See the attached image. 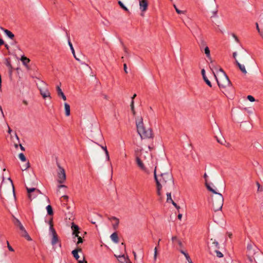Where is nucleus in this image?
<instances>
[{"instance_id":"62","label":"nucleus","mask_w":263,"mask_h":263,"mask_svg":"<svg viewBox=\"0 0 263 263\" xmlns=\"http://www.w3.org/2000/svg\"><path fill=\"white\" fill-rule=\"evenodd\" d=\"M133 253L134 254L135 258H136V253L134 252Z\"/></svg>"},{"instance_id":"45","label":"nucleus","mask_w":263,"mask_h":263,"mask_svg":"<svg viewBox=\"0 0 263 263\" xmlns=\"http://www.w3.org/2000/svg\"><path fill=\"white\" fill-rule=\"evenodd\" d=\"M171 203H172L173 204V205L177 209H180V206H178L174 201V200L172 201Z\"/></svg>"},{"instance_id":"32","label":"nucleus","mask_w":263,"mask_h":263,"mask_svg":"<svg viewBox=\"0 0 263 263\" xmlns=\"http://www.w3.org/2000/svg\"><path fill=\"white\" fill-rule=\"evenodd\" d=\"M256 185L257 186V192H261L263 191V187L260 185L258 182H256Z\"/></svg>"},{"instance_id":"20","label":"nucleus","mask_w":263,"mask_h":263,"mask_svg":"<svg viewBox=\"0 0 263 263\" xmlns=\"http://www.w3.org/2000/svg\"><path fill=\"white\" fill-rule=\"evenodd\" d=\"M110 238L111 239V240L115 243H117L119 242V238H118V234L116 232H114L113 233L111 236H110Z\"/></svg>"},{"instance_id":"48","label":"nucleus","mask_w":263,"mask_h":263,"mask_svg":"<svg viewBox=\"0 0 263 263\" xmlns=\"http://www.w3.org/2000/svg\"><path fill=\"white\" fill-rule=\"evenodd\" d=\"M123 49H124V51L125 53L127 55H128V54H128V49H127V48L126 47H124Z\"/></svg>"},{"instance_id":"31","label":"nucleus","mask_w":263,"mask_h":263,"mask_svg":"<svg viewBox=\"0 0 263 263\" xmlns=\"http://www.w3.org/2000/svg\"><path fill=\"white\" fill-rule=\"evenodd\" d=\"M118 4L120 5V7H121L123 10H125V11H128V9L127 8V7H126L124 5V4L121 2V1H119L118 2Z\"/></svg>"},{"instance_id":"61","label":"nucleus","mask_w":263,"mask_h":263,"mask_svg":"<svg viewBox=\"0 0 263 263\" xmlns=\"http://www.w3.org/2000/svg\"><path fill=\"white\" fill-rule=\"evenodd\" d=\"M5 47H6V48L8 49L9 46H8V45L7 44H5Z\"/></svg>"},{"instance_id":"53","label":"nucleus","mask_w":263,"mask_h":263,"mask_svg":"<svg viewBox=\"0 0 263 263\" xmlns=\"http://www.w3.org/2000/svg\"><path fill=\"white\" fill-rule=\"evenodd\" d=\"M182 214H178V218L179 219V220H181V218H182Z\"/></svg>"},{"instance_id":"49","label":"nucleus","mask_w":263,"mask_h":263,"mask_svg":"<svg viewBox=\"0 0 263 263\" xmlns=\"http://www.w3.org/2000/svg\"><path fill=\"white\" fill-rule=\"evenodd\" d=\"M233 36L234 37V38L235 39V40L237 42H239V40L238 39V37L234 34H233Z\"/></svg>"},{"instance_id":"21","label":"nucleus","mask_w":263,"mask_h":263,"mask_svg":"<svg viewBox=\"0 0 263 263\" xmlns=\"http://www.w3.org/2000/svg\"><path fill=\"white\" fill-rule=\"evenodd\" d=\"M202 49H203L204 52L206 57L209 60H211V54H210V50L208 46H205V47L202 48Z\"/></svg>"},{"instance_id":"3","label":"nucleus","mask_w":263,"mask_h":263,"mask_svg":"<svg viewBox=\"0 0 263 263\" xmlns=\"http://www.w3.org/2000/svg\"><path fill=\"white\" fill-rule=\"evenodd\" d=\"M13 195L15 197L14 187L10 178H4L3 175L0 177V199L5 204V197L8 198Z\"/></svg>"},{"instance_id":"57","label":"nucleus","mask_w":263,"mask_h":263,"mask_svg":"<svg viewBox=\"0 0 263 263\" xmlns=\"http://www.w3.org/2000/svg\"><path fill=\"white\" fill-rule=\"evenodd\" d=\"M136 97V94H134V95H133V96L132 97V100H133V101H134V99Z\"/></svg>"},{"instance_id":"60","label":"nucleus","mask_w":263,"mask_h":263,"mask_svg":"<svg viewBox=\"0 0 263 263\" xmlns=\"http://www.w3.org/2000/svg\"><path fill=\"white\" fill-rule=\"evenodd\" d=\"M160 240H161V239H159V240H158V242H157V246H158L159 245V243H160Z\"/></svg>"},{"instance_id":"25","label":"nucleus","mask_w":263,"mask_h":263,"mask_svg":"<svg viewBox=\"0 0 263 263\" xmlns=\"http://www.w3.org/2000/svg\"><path fill=\"white\" fill-rule=\"evenodd\" d=\"M180 252L185 256L186 260L188 261L189 262H190V263L192 262L191 259L187 253H185L184 251H183L182 250H180Z\"/></svg>"},{"instance_id":"58","label":"nucleus","mask_w":263,"mask_h":263,"mask_svg":"<svg viewBox=\"0 0 263 263\" xmlns=\"http://www.w3.org/2000/svg\"><path fill=\"white\" fill-rule=\"evenodd\" d=\"M233 57L234 58H235V57L236 56V52H234L233 54Z\"/></svg>"},{"instance_id":"39","label":"nucleus","mask_w":263,"mask_h":263,"mask_svg":"<svg viewBox=\"0 0 263 263\" xmlns=\"http://www.w3.org/2000/svg\"><path fill=\"white\" fill-rule=\"evenodd\" d=\"M30 166L29 165V162L28 161L26 164L23 166V167L22 168V171H24L27 170L28 168H29Z\"/></svg>"},{"instance_id":"43","label":"nucleus","mask_w":263,"mask_h":263,"mask_svg":"<svg viewBox=\"0 0 263 263\" xmlns=\"http://www.w3.org/2000/svg\"><path fill=\"white\" fill-rule=\"evenodd\" d=\"M247 98L251 102H254L255 101V99L252 96L249 95L248 96Z\"/></svg>"},{"instance_id":"8","label":"nucleus","mask_w":263,"mask_h":263,"mask_svg":"<svg viewBox=\"0 0 263 263\" xmlns=\"http://www.w3.org/2000/svg\"><path fill=\"white\" fill-rule=\"evenodd\" d=\"M40 90V93L44 99L46 98H51L50 93L47 88V84L43 81H40L37 84Z\"/></svg>"},{"instance_id":"40","label":"nucleus","mask_w":263,"mask_h":263,"mask_svg":"<svg viewBox=\"0 0 263 263\" xmlns=\"http://www.w3.org/2000/svg\"><path fill=\"white\" fill-rule=\"evenodd\" d=\"M216 256L219 258H221L223 257L222 253L219 251H216Z\"/></svg>"},{"instance_id":"11","label":"nucleus","mask_w":263,"mask_h":263,"mask_svg":"<svg viewBox=\"0 0 263 263\" xmlns=\"http://www.w3.org/2000/svg\"><path fill=\"white\" fill-rule=\"evenodd\" d=\"M82 250L80 248H78L77 249L73 250L72 251V254L75 259L77 260L78 263H87V261L85 259V257L83 256L81 258L80 256L78 254L79 252H81Z\"/></svg>"},{"instance_id":"27","label":"nucleus","mask_w":263,"mask_h":263,"mask_svg":"<svg viewBox=\"0 0 263 263\" xmlns=\"http://www.w3.org/2000/svg\"><path fill=\"white\" fill-rule=\"evenodd\" d=\"M47 211L49 215H52L53 214L52 206L50 205H48L46 207Z\"/></svg>"},{"instance_id":"33","label":"nucleus","mask_w":263,"mask_h":263,"mask_svg":"<svg viewBox=\"0 0 263 263\" xmlns=\"http://www.w3.org/2000/svg\"><path fill=\"white\" fill-rule=\"evenodd\" d=\"M18 157L22 161H26V158L25 155L23 153H20L18 155Z\"/></svg>"},{"instance_id":"13","label":"nucleus","mask_w":263,"mask_h":263,"mask_svg":"<svg viewBox=\"0 0 263 263\" xmlns=\"http://www.w3.org/2000/svg\"><path fill=\"white\" fill-rule=\"evenodd\" d=\"M27 192L28 194V198L32 200L34 199L39 194H41V191L35 188H28L27 187Z\"/></svg>"},{"instance_id":"22","label":"nucleus","mask_w":263,"mask_h":263,"mask_svg":"<svg viewBox=\"0 0 263 263\" xmlns=\"http://www.w3.org/2000/svg\"><path fill=\"white\" fill-rule=\"evenodd\" d=\"M64 107L65 110V115L66 116H69L70 114V105L68 103H65L64 104Z\"/></svg>"},{"instance_id":"51","label":"nucleus","mask_w":263,"mask_h":263,"mask_svg":"<svg viewBox=\"0 0 263 263\" xmlns=\"http://www.w3.org/2000/svg\"><path fill=\"white\" fill-rule=\"evenodd\" d=\"M207 177H208V175H206V173H205V174H204V178H205V183H206L207 184H208V183H207V180H206V178H207Z\"/></svg>"},{"instance_id":"10","label":"nucleus","mask_w":263,"mask_h":263,"mask_svg":"<svg viewBox=\"0 0 263 263\" xmlns=\"http://www.w3.org/2000/svg\"><path fill=\"white\" fill-rule=\"evenodd\" d=\"M71 229L73 231L72 235H73V241L76 242V240L77 239L78 240V241H77V245H78L79 244H80L81 243H82L83 241V240L81 236H79V234L80 233L79 227L73 223L71 226Z\"/></svg>"},{"instance_id":"54","label":"nucleus","mask_w":263,"mask_h":263,"mask_svg":"<svg viewBox=\"0 0 263 263\" xmlns=\"http://www.w3.org/2000/svg\"><path fill=\"white\" fill-rule=\"evenodd\" d=\"M20 146L21 150L25 151V148L21 144L20 145Z\"/></svg>"},{"instance_id":"9","label":"nucleus","mask_w":263,"mask_h":263,"mask_svg":"<svg viewBox=\"0 0 263 263\" xmlns=\"http://www.w3.org/2000/svg\"><path fill=\"white\" fill-rule=\"evenodd\" d=\"M14 224L17 228H19L20 230L21 235L25 238H26L28 240H31V239L27 231H26L25 228L21 222V221L15 217H14V219L13 220Z\"/></svg>"},{"instance_id":"37","label":"nucleus","mask_w":263,"mask_h":263,"mask_svg":"<svg viewBox=\"0 0 263 263\" xmlns=\"http://www.w3.org/2000/svg\"><path fill=\"white\" fill-rule=\"evenodd\" d=\"M157 247H156L154 249V261H156L157 258Z\"/></svg>"},{"instance_id":"14","label":"nucleus","mask_w":263,"mask_h":263,"mask_svg":"<svg viewBox=\"0 0 263 263\" xmlns=\"http://www.w3.org/2000/svg\"><path fill=\"white\" fill-rule=\"evenodd\" d=\"M59 172L58 174V182L60 183L64 182L66 180V174L64 169L60 166H59Z\"/></svg>"},{"instance_id":"12","label":"nucleus","mask_w":263,"mask_h":263,"mask_svg":"<svg viewBox=\"0 0 263 263\" xmlns=\"http://www.w3.org/2000/svg\"><path fill=\"white\" fill-rule=\"evenodd\" d=\"M171 241L173 248L177 249H182L183 247V243L180 239L177 236H173L171 238Z\"/></svg>"},{"instance_id":"18","label":"nucleus","mask_w":263,"mask_h":263,"mask_svg":"<svg viewBox=\"0 0 263 263\" xmlns=\"http://www.w3.org/2000/svg\"><path fill=\"white\" fill-rule=\"evenodd\" d=\"M57 93H58V95L59 96V97H61L65 101L66 100V96H65L64 93H63V92L62 91L61 88H60V86H57Z\"/></svg>"},{"instance_id":"28","label":"nucleus","mask_w":263,"mask_h":263,"mask_svg":"<svg viewBox=\"0 0 263 263\" xmlns=\"http://www.w3.org/2000/svg\"><path fill=\"white\" fill-rule=\"evenodd\" d=\"M205 46H207L205 42L204 41V40L201 39L199 43V47L201 50H202V48Z\"/></svg>"},{"instance_id":"41","label":"nucleus","mask_w":263,"mask_h":263,"mask_svg":"<svg viewBox=\"0 0 263 263\" xmlns=\"http://www.w3.org/2000/svg\"><path fill=\"white\" fill-rule=\"evenodd\" d=\"M211 241H213L212 243L216 248H219V244L217 241H216L215 240H213V239H211Z\"/></svg>"},{"instance_id":"38","label":"nucleus","mask_w":263,"mask_h":263,"mask_svg":"<svg viewBox=\"0 0 263 263\" xmlns=\"http://www.w3.org/2000/svg\"><path fill=\"white\" fill-rule=\"evenodd\" d=\"M174 8L175 9V10L176 11V12L178 13V14H182L183 13V11H181V10H179L177 7H176V6L175 5H174Z\"/></svg>"},{"instance_id":"36","label":"nucleus","mask_w":263,"mask_h":263,"mask_svg":"<svg viewBox=\"0 0 263 263\" xmlns=\"http://www.w3.org/2000/svg\"><path fill=\"white\" fill-rule=\"evenodd\" d=\"M68 44H69V46L70 47V49H71V50L72 51V52L74 57H75V53H74V50L73 47L72 46V43L70 42V41H68ZM75 58L76 59V60H78L77 58Z\"/></svg>"},{"instance_id":"4","label":"nucleus","mask_w":263,"mask_h":263,"mask_svg":"<svg viewBox=\"0 0 263 263\" xmlns=\"http://www.w3.org/2000/svg\"><path fill=\"white\" fill-rule=\"evenodd\" d=\"M139 152V149H137L136 151V162L138 166V167L144 172L149 174L150 171L148 169H147L146 167H145L143 163L142 162V161H144L146 163H147L149 166H151L152 168L153 167H155V166L156 165V164L154 163L153 158L152 157V155L148 153L145 152L144 154V153H142L139 156L138 155V152Z\"/></svg>"},{"instance_id":"55","label":"nucleus","mask_w":263,"mask_h":263,"mask_svg":"<svg viewBox=\"0 0 263 263\" xmlns=\"http://www.w3.org/2000/svg\"><path fill=\"white\" fill-rule=\"evenodd\" d=\"M63 198H64L65 199H66L67 200L68 199V196H66V195H64L62 197Z\"/></svg>"},{"instance_id":"15","label":"nucleus","mask_w":263,"mask_h":263,"mask_svg":"<svg viewBox=\"0 0 263 263\" xmlns=\"http://www.w3.org/2000/svg\"><path fill=\"white\" fill-rule=\"evenodd\" d=\"M140 9L144 12L147 9L148 2L147 0H139Z\"/></svg>"},{"instance_id":"44","label":"nucleus","mask_w":263,"mask_h":263,"mask_svg":"<svg viewBox=\"0 0 263 263\" xmlns=\"http://www.w3.org/2000/svg\"><path fill=\"white\" fill-rule=\"evenodd\" d=\"M201 74H202L203 80H204V78H207V77L205 76V71L204 69H202L201 70Z\"/></svg>"},{"instance_id":"6","label":"nucleus","mask_w":263,"mask_h":263,"mask_svg":"<svg viewBox=\"0 0 263 263\" xmlns=\"http://www.w3.org/2000/svg\"><path fill=\"white\" fill-rule=\"evenodd\" d=\"M136 125L137 132L142 139H149L153 137L152 129L144 126L143 118L141 116H138L136 118Z\"/></svg>"},{"instance_id":"63","label":"nucleus","mask_w":263,"mask_h":263,"mask_svg":"<svg viewBox=\"0 0 263 263\" xmlns=\"http://www.w3.org/2000/svg\"><path fill=\"white\" fill-rule=\"evenodd\" d=\"M119 257L120 258H124V255L120 256Z\"/></svg>"},{"instance_id":"17","label":"nucleus","mask_w":263,"mask_h":263,"mask_svg":"<svg viewBox=\"0 0 263 263\" xmlns=\"http://www.w3.org/2000/svg\"><path fill=\"white\" fill-rule=\"evenodd\" d=\"M109 220L114 221L112 223V227L114 229L116 230L119 226V219L116 217H111L109 218Z\"/></svg>"},{"instance_id":"19","label":"nucleus","mask_w":263,"mask_h":263,"mask_svg":"<svg viewBox=\"0 0 263 263\" xmlns=\"http://www.w3.org/2000/svg\"><path fill=\"white\" fill-rule=\"evenodd\" d=\"M2 29L3 30V31L4 32V33H5V34L8 37H9L10 39L13 40L14 37V34L11 32L10 30H8L7 29H4L3 28H2Z\"/></svg>"},{"instance_id":"5","label":"nucleus","mask_w":263,"mask_h":263,"mask_svg":"<svg viewBox=\"0 0 263 263\" xmlns=\"http://www.w3.org/2000/svg\"><path fill=\"white\" fill-rule=\"evenodd\" d=\"M139 152V149H137L136 151V162L138 166V167L144 172L149 174L150 171L148 169H147L146 167H145L143 163L142 162V161H144L146 163H147L149 166H151L152 168L153 167H155V166L156 165V164L154 163L153 158L152 157V155L148 153L145 152L144 154V153H142L139 156L138 155V152Z\"/></svg>"},{"instance_id":"1","label":"nucleus","mask_w":263,"mask_h":263,"mask_svg":"<svg viewBox=\"0 0 263 263\" xmlns=\"http://www.w3.org/2000/svg\"><path fill=\"white\" fill-rule=\"evenodd\" d=\"M157 166H155L154 174L156 183L157 194L160 198L162 197V189H168L174 185L172 175L170 173H162L160 175L156 174Z\"/></svg>"},{"instance_id":"50","label":"nucleus","mask_w":263,"mask_h":263,"mask_svg":"<svg viewBox=\"0 0 263 263\" xmlns=\"http://www.w3.org/2000/svg\"><path fill=\"white\" fill-rule=\"evenodd\" d=\"M4 44V41L3 40V39L0 38V46H2Z\"/></svg>"},{"instance_id":"29","label":"nucleus","mask_w":263,"mask_h":263,"mask_svg":"<svg viewBox=\"0 0 263 263\" xmlns=\"http://www.w3.org/2000/svg\"><path fill=\"white\" fill-rule=\"evenodd\" d=\"M49 231L50 232L52 231V230H55L53 228V220L52 218H51L50 220L49 221Z\"/></svg>"},{"instance_id":"64","label":"nucleus","mask_w":263,"mask_h":263,"mask_svg":"<svg viewBox=\"0 0 263 263\" xmlns=\"http://www.w3.org/2000/svg\"><path fill=\"white\" fill-rule=\"evenodd\" d=\"M8 132H9V133H10V132H11V129H10V128H9Z\"/></svg>"},{"instance_id":"52","label":"nucleus","mask_w":263,"mask_h":263,"mask_svg":"<svg viewBox=\"0 0 263 263\" xmlns=\"http://www.w3.org/2000/svg\"><path fill=\"white\" fill-rule=\"evenodd\" d=\"M217 141L218 143H220L221 144H223V140H220L219 139H217Z\"/></svg>"},{"instance_id":"42","label":"nucleus","mask_w":263,"mask_h":263,"mask_svg":"<svg viewBox=\"0 0 263 263\" xmlns=\"http://www.w3.org/2000/svg\"><path fill=\"white\" fill-rule=\"evenodd\" d=\"M204 81L209 86H210V87H212L211 83L208 78H204Z\"/></svg>"},{"instance_id":"35","label":"nucleus","mask_w":263,"mask_h":263,"mask_svg":"<svg viewBox=\"0 0 263 263\" xmlns=\"http://www.w3.org/2000/svg\"><path fill=\"white\" fill-rule=\"evenodd\" d=\"M255 25H256V29L257 30L258 32L260 34V35L261 36H263V32L260 31V28L259 27V25H258V23H255Z\"/></svg>"},{"instance_id":"26","label":"nucleus","mask_w":263,"mask_h":263,"mask_svg":"<svg viewBox=\"0 0 263 263\" xmlns=\"http://www.w3.org/2000/svg\"><path fill=\"white\" fill-rule=\"evenodd\" d=\"M101 147L104 150V151L105 152V154L107 160L108 161H109V159H110V158H109V153H108V152L107 151L106 146H101Z\"/></svg>"},{"instance_id":"24","label":"nucleus","mask_w":263,"mask_h":263,"mask_svg":"<svg viewBox=\"0 0 263 263\" xmlns=\"http://www.w3.org/2000/svg\"><path fill=\"white\" fill-rule=\"evenodd\" d=\"M21 61L25 65H27L30 62V60L25 56L22 57Z\"/></svg>"},{"instance_id":"59","label":"nucleus","mask_w":263,"mask_h":263,"mask_svg":"<svg viewBox=\"0 0 263 263\" xmlns=\"http://www.w3.org/2000/svg\"><path fill=\"white\" fill-rule=\"evenodd\" d=\"M104 98L105 99H108V97H107V96H106V95H104Z\"/></svg>"},{"instance_id":"47","label":"nucleus","mask_w":263,"mask_h":263,"mask_svg":"<svg viewBox=\"0 0 263 263\" xmlns=\"http://www.w3.org/2000/svg\"><path fill=\"white\" fill-rule=\"evenodd\" d=\"M123 67H124V70L125 72L127 73L128 72H127V65H126V64H124L123 65Z\"/></svg>"},{"instance_id":"7","label":"nucleus","mask_w":263,"mask_h":263,"mask_svg":"<svg viewBox=\"0 0 263 263\" xmlns=\"http://www.w3.org/2000/svg\"><path fill=\"white\" fill-rule=\"evenodd\" d=\"M208 190L212 192L214 195L212 196L213 202V209L215 211L221 210L223 204V197L222 194L217 193L209 184L206 183Z\"/></svg>"},{"instance_id":"16","label":"nucleus","mask_w":263,"mask_h":263,"mask_svg":"<svg viewBox=\"0 0 263 263\" xmlns=\"http://www.w3.org/2000/svg\"><path fill=\"white\" fill-rule=\"evenodd\" d=\"M53 230L52 231L50 232V233L52 236V240H51V244L53 246H54L59 241V238H58V236L56 233L55 230Z\"/></svg>"},{"instance_id":"56","label":"nucleus","mask_w":263,"mask_h":263,"mask_svg":"<svg viewBox=\"0 0 263 263\" xmlns=\"http://www.w3.org/2000/svg\"><path fill=\"white\" fill-rule=\"evenodd\" d=\"M64 187H66V186L64 185H59V188Z\"/></svg>"},{"instance_id":"30","label":"nucleus","mask_w":263,"mask_h":263,"mask_svg":"<svg viewBox=\"0 0 263 263\" xmlns=\"http://www.w3.org/2000/svg\"><path fill=\"white\" fill-rule=\"evenodd\" d=\"M167 198H166V202L168 203H171L173 200L172 198L171 197V193H167L166 194Z\"/></svg>"},{"instance_id":"34","label":"nucleus","mask_w":263,"mask_h":263,"mask_svg":"<svg viewBox=\"0 0 263 263\" xmlns=\"http://www.w3.org/2000/svg\"><path fill=\"white\" fill-rule=\"evenodd\" d=\"M130 107L133 115H135L136 112L134 108V101L133 100L131 102Z\"/></svg>"},{"instance_id":"2","label":"nucleus","mask_w":263,"mask_h":263,"mask_svg":"<svg viewBox=\"0 0 263 263\" xmlns=\"http://www.w3.org/2000/svg\"><path fill=\"white\" fill-rule=\"evenodd\" d=\"M217 84L221 91L224 92L231 87V83L228 76L221 68L215 67L213 64L210 66Z\"/></svg>"},{"instance_id":"46","label":"nucleus","mask_w":263,"mask_h":263,"mask_svg":"<svg viewBox=\"0 0 263 263\" xmlns=\"http://www.w3.org/2000/svg\"><path fill=\"white\" fill-rule=\"evenodd\" d=\"M7 245H8V249L10 251H12V252H13L14 251V249L12 248L11 246H10L8 241H7Z\"/></svg>"},{"instance_id":"23","label":"nucleus","mask_w":263,"mask_h":263,"mask_svg":"<svg viewBox=\"0 0 263 263\" xmlns=\"http://www.w3.org/2000/svg\"><path fill=\"white\" fill-rule=\"evenodd\" d=\"M236 63L239 68L240 70L241 71V72L244 74H246L247 72L245 66L240 64L237 60L236 61Z\"/></svg>"}]
</instances>
